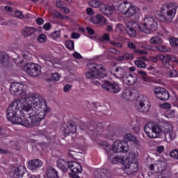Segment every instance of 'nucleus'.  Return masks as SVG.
Wrapping results in <instances>:
<instances>
[{
	"label": "nucleus",
	"instance_id": "nucleus-5",
	"mask_svg": "<svg viewBox=\"0 0 178 178\" xmlns=\"http://www.w3.org/2000/svg\"><path fill=\"white\" fill-rule=\"evenodd\" d=\"M163 8H167L166 12H165V10L162 9V11L156 15V17L159 22L170 23L176 15L177 6L175 5L173 3H165L163 4Z\"/></svg>",
	"mask_w": 178,
	"mask_h": 178
},
{
	"label": "nucleus",
	"instance_id": "nucleus-21",
	"mask_svg": "<svg viewBox=\"0 0 178 178\" xmlns=\"http://www.w3.org/2000/svg\"><path fill=\"white\" fill-rule=\"evenodd\" d=\"M68 169H70L72 173H76V172H83V167L76 161H69Z\"/></svg>",
	"mask_w": 178,
	"mask_h": 178
},
{
	"label": "nucleus",
	"instance_id": "nucleus-43",
	"mask_svg": "<svg viewBox=\"0 0 178 178\" xmlns=\"http://www.w3.org/2000/svg\"><path fill=\"white\" fill-rule=\"evenodd\" d=\"M166 60L170 62V60H171V62H174L175 63H178V60L177 58H176V57L171 56V55H167L166 56Z\"/></svg>",
	"mask_w": 178,
	"mask_h": 178
},
{
	"label": "nucleus",
	"instance_id": "nucleus-48",
	"mask_svg": "<svg viewBox=\"0 0 178 178\" xmlns=\"http://www.w3.org/2000/svg\"><path fill=\"white\" fill-rule=\"evenodd\" d=\"M15 15L18 19H24V15L19 10H15Z\"/></svg>",
	"mask_w": 178,
	"mask_h": 178
},
{
	"label": "nucleus",
	"instance_id": "nucleus-29",
	"mask_svg": "<svg viewBox=\"0 0 178 178\" xmlns=\"http://www.w3.org/2000/svg\"><path fill=\"white\" fill-rule=\"evenodd\" d=\"M122 141H124L127 144L129 141H131L134 144H138V140H137V138L131 134H127L124 137V140Z\"/></svg>",
	"mask_w": 178,
	"mask_h": 178
},
{
	"label": "nucleus",
	"instance_id": "nucleus-40",
	"mask_svg": "<svg viewBox=\"0 0 178 178\" xmlns=\"http://www.w3.org/2000/svg\"><path fill=\"white\" fill-rule=\"evenodd\" d=\"M155 48L157 51H160L161 52H169V51H170V49L166 48V47L163 45H158Z\"/></svg>",
	"mask_w": 178,
	"mask_h": 178
},
{
	"label": "nucleus",
	"instance_id": "nucleus-54",
	"mask_svg": "<svg viewBox=\"0 0 178 178\" xmlns=\"http://www.w3.org/2000/svg\"><path fill=\"white\" fill-rule=\"evenodd\" d=\"M110 44H111V45H113V47H115L117 48H122V47H123V45H122V43L116 42L115 41H111Z\"/></svg>",
	"mask_w": 178,
	"mask_h": 178
},
{
	"label": "nucleus",
	"instance_id": "nucleus-12",
	"mask_svg": "<svg viewBox=\"0 0 178 178\" xmlns=\"http://www.w3.org/2000/svg\"><path fill=\"white\" fill-rule=\"evenodd\" d=\"M154 94L161 101H168L170 98V94L163 88H154Z\"/></svg>",
	"mask_w": 178,
	"mask_h": 178
},
{
	"label": "nucleus",
	"instance_id": "nucleus-57",
	"mask_svg": "<svg viewBox=\"0 0 178 178\" xmlns=\"http://www.w3.org/2000/svg\"><path fill=\"white\" fill-rule=\"evenodd\" d=\"M79 173H81V172H70L69 175L72 178H80Z\"/></svg>",
	"mask_w": 178,
	"mask_h": 178
},
{
	"label": "nucleus",
	"instance_id": "nucleus-38",
	"mask_svg": "<svg viewBox=\"0 0 178 178\" xmlns=\"http://www.w3.org/2000/svg\"><path fill=\"white\" fill-rule=\"evenodd\" d=\"M108 162H111V163H113V165L122 163V158H119V157L108 158Z\"/></svg>",
	"mask_w": 178,
	"mask_h": 178
},
{
	"label": "nucleus",
	"instance_id": "nucleus-24",
	"mask_svg": "<svg viewBox=\"0 0 178 178\" xmlns=\"http://www.w3.org/2000/svg\"><path fill=\"white\" fill-rule=\"evenodd\" d=\"M138 159L136 157V160L131 163L130 165L127 168L128 169V175H134L136 172H138V162H137Z\"/></svg>",
	"mask_w": 178,
	"mask_h": 178
},
{
	"label": "nucleus",
	"instance_id": "nucleus-10",
	"mask_svg": "<svg viewBox=\"0 0 178 178\" xmlns=\"http://www.w3.org/2000/svg\"><path fill=\"white\" fill-rule=\"evenodd\" d=\"M24 70L31 76V77H37L39 74H41V70H40V66L35 63H27L24 67Z\"/></svg>",
	"mask_w": 178,
	"mask_h": 178
},
{
	"label": "nucleus",
	"instance_id": "nucleus-56",
	"mask_svg": "<svg viewBox=\"0 0 178 178\" xmlns=\"http://www.w3.org/2000/svg\"><path fill=\"white\" fill-rule=\"evenodd\" d=\"M134 52H137V54H140V55H147L148 52L145 50H141L140 49L134 50Z\"/></svg>",
	"mask_w": 178,
	"mask_h": 178
},
{
	"label": "nucleus",
	"instance_id": "nucleus-28",
	"mask_svg": "<svg viewBox=\"0 0 178 178\" xmlns=\"http://www.w3.org/2000/svg\"><path fill=\"white\" fill-rule=\"evenodd\" d=\"M133 95V92H131V89L125 88L122 92V97L126 101H131V96Z\"/></svg>",
	"mask_w": 178,
	"mask_h": 178
},
{
	"label": "nucleus",
	"instance_id": "nucleus-9",
	"mask_svg": "<svg viewBox=\"0 0 178 178\" xmlns=\"http://www.w3.org/2000/svg\"><path fill=\"white\" fill-rule=\"evenodd\" d=\"M88 129L90 131H92V134L95 137H98V136H101L102 134V131H104L105 127L102 122L90 121L88 124Z\"/></svg>",
	"mask_w": 178,
	"mask_h": 178
},
{
	"label": "nucleus",
	"instance_id": "nucleus-1",
	"mask_svg": "<svg viewBox=\"0 0 178 178\" xmlns=\"http://www.w3.org/2000/svg\"><path fill=\"white\" fill-rule=\"evenodd\" d=\"M20 106L22 102L14 100L6 110V118L13 124H21L25 127H35L40 126V122L44 120L45 113H39L38 111H33L30 114V119L26 120L25 115L19 117L20 113Z\"/></svg>",
	"mask_w": 178,
	"mask_h": 178
},
{
	"label": "nucleus",
	"instance_id": "nucleus-20",
	"mask_svg": "<svg viewBox=\"0 0 178 178\" xmlns=\"http://www.w3.org/2000/svg\"><path fill=\"white\" fill-rule=\"evenodd\" d=\"M27 174V170L26 169V167L23 165H20L18 168H15L13 172V177L14 178H19V177H23L24 175Z\"/></svg>",
	"mask_w": 178,
	"mask_h": 178
},
{
	"label": "nucleus",
	"instance_id": "nucleus-18",
	"mask_svg": "<svg viewBox=\"0 0 178 178\" xmlns=\"http://www.w3.org/2000/svg\"><path fill=\"white\" fill-rule=\"evenodd\" d=\"M124 82L125 84H127L128 86H134V84H136L137 83L138 79L137 78L136 74H130L129 75L126 74L123 78Z\"/></svg>",
	"mask_w": 178,
	"mask_h": 178
},
{
	"label": "nucleus",
	"instance_id": "nucleus-25",
	"mask_svg": "<svg viewBox=\"0 0 178 178\" xmlns=\"http://www.w3.org/2000/svg\"><path fill=\"white\" fill-rule=\"evenodd\" d=\"M46 175L47 178H59L58 171L52 167H47L46 169Z\"/></svg>",
	"mask_w": 178,
	"mask_h": 178
},
{
	"label": "nucleus",
	"instance_id": "nucleus-30",
	"mask_svg": "<svg viewBox=\"0 0 178 178\" xmlns=\"http://www.w3.org/2000/svg\"><path fill=\"white\" fill-rule=\"evenodd\" d=\"M129 6H130L129 3H127V2L121 3L118 6V10L122 15H125L126 13L127 12V9H129Z\"/></svg>",
	"mask_w": 178,
	"mask_h": 178
},
{
	"label": "nucleus",
	"instance_id": "nucleus-52",
	"mask_svg": "<svg viewBox=\"0 0 178 178\" xmlns=\"http://www.w3.org/2000/svg\"><path fill=\"white\" fill-rule=\"evenodd\" d=\"M40 134L44 136L47 138H49V134H48V131L47 129L40 130Z\"/></svg>",
	"mask_w": 178,
	"mask_h": 178
},
{
	"label": "nucleus",
	"instance_id": "nucleus-14",
	"mask_svg": "<svg viewBox=\"0 0 178 178\" xmlns=\"http://www.w3.org/2000/svg\"><path fill=\"white\" fill-rule=\"evenodd\" d=\"M136 161H137V156H136V154L131 152L129 153L125 157L122 159L121 163L126 169H127V168L131 165V163L136 162Z\"/></svg>",
	"mask_w": 178,
	"mask_h": 178
},
{
	"label": "nucleus",
	"instance_id": "nucleus-2",
	"mask_svg": "<svg viewBox=\"0 0 178 178\" xmlns=\"http://www.w3.org/2000/svg\"><path fill=\"white\" fill-rule=\"evenodd\" d=\"M27 86L19 83L17 82L13 83L10 87V92L13 95H16V97H20L22 99L25 101H29V99H32L31 102L35 106V109H38L40 106H42L44 102L40 101L37 98V95L35 93H27Z\"/></svg>",
	"mask_w": 178,
	"mask_h": 178
},
{
	"label": "nucleus",
	"instance_id": "nucleus-7",
	"mask_svg": "<svg viewBox=\"0 0 178 178\" xmlns=\"http://www.w3.org/2000/svg\"><path fill=\"white\" fill-rule=\"evenodd\" d=\"M142 33H145V34H149L151 31H155L156 30V22L154 21V18L150 16H146L144 18V22L143 24L138 26Z\"/></svg>",
	"mask_w": 178,
	"mask_h": 178
},
{
	"label": "nucleus",
	"instance_id": "nucleus-55",
	"mask_svg": "<svg viewBox=\"0 0 178 178\" xmlns=\"http://www.w3.org/2000/svg\"><path fill=\"white\" fill-rule=\"evenodd\" d=\"M163 66L165 69H170V63L165 59V61H163Z\"/></svg>",
	"mask_w": 178,
	"mask_h": 178
},
{
	"label": "nucleus",
	"instance_id": "nucleus-4",
	"mask_svg": "<svg viewBox=\"0 0 178 178\" xmlns=\"http://www.w3.org/2000/svg\"><path fill=\"white\" fill-rule=\"evenodd\" d=\"M37 99H39L40 102H44L42 104V106H40L39 108H35L32 102L33 99L25 100L26 101V102H30L31 101V103L27 104V105L23 104L22 103L21 106H19V113H23V115H26V113L29 115V119H30V115L32 112H38L39 113H44V119H45V116H47V114L49 113V112H51V108L47 107V102H45V100H44L42 97H40V98L37 97Z\"/></svg>",
	"mask_w": 178,
	"mask_h": 178
},
{
	"label": "nucleus",
	"instance_id": "nucleus-41",
	"mask_svg": "<svg viewBox=\"0 0 178 178\" xmlns=\"http://www.w3.org/2000/svg\"><path fill=\"white\" fill-rule=\"evenodd\" d=\"M135 65H136V66H138V67H140L141 69H145V67H147V64L140 60H136Z\"/></svg>",
	"mask_w": 178,
	"mask_h": 178
},
{
	"label": "nucleus",
	"instance_id": "nucleus-13",
	"mask_svg": "<svg viewBox=\"0 0 178 178\" xmlns=\"http://www.w3.org/2000/svg\"><path fill=\"white\" fill-rule=\"evenodd\" d=\"M61 130L63 131L64 136L67 137L70 134H74L77 130V127H76L74 121H70L68 125L63 124L61 127Z\"/></svg>",
	"mask_w": 178,
	"mask_h": 178
},
{
	"label": "nucleus",
	"instance_id": "nucleus-19",
	"mask_svg": "<svg viewBox=\"0 0 178 178\" xmlns=\"http://www.w3.org/2000/svg\"><path fill=\"white\" fill-rule=\"evenodd\" d=\"M113 9H115V6H109L108 5L103 4L99 8V10L103 15L109 17L113 13Z\"/></svg>",
	"mask_w": 178,
	"mask_h": 178
},
{
	"label": "nucleus",
	"instance_id": "nucleus-35",
	"mask_svg": "<svg viewBox=\"0 0 178 178\" xmlns=\"http://www.w3.org/2000/svg\"><path fill=\"white\" fill-rule=\"evenodd\" d=\"M65 45L69 51H73L74 49V42L73 40H68L65 41Z\"/></svg>",
	"mask_w": 178,
	"mask_h": 178
},
{
	"label": "nucleus",
	"instance_id": "nucleus-42",
	"mask_svg": "<svg viewBox=\"0 0 178 178\" xmlns=\"http://www.w3.org/2000/svg\"><path fill=\"white\" fill-rule=\"evenodd\" d=\"M38 41L39 42H47V35L44 33L40 34L38 37Z\"/></svg>",
	"mask_w": 178,
	"mask_h": 178
},
{
	"label": "nucleus",
	"instance_id": "nucleus-36",
	"mask_svg": "<svg viewBox=\"0 0 178 178\" xmlns=\"http://www.w3.org/2000/svg\"><path fill=\"white\" fill-rule=\"evenodd\" d=\"M68 151H69L67 154L68 158H73V159H77V158H79V155H80V153L74 150L69 149Z\"/></svg>",
	"mask_w": 178,
	"mask_h": 178
},
{
	"label": "nucleus",
	"instance_id": "nucleus-49",
	"mask_svg": "<svg viewBox=\"0 0 178 178\" xmlns=\"http://www.w3.org/2000/svg\"><path fill=\"white\" fill-rule=\"evenodd\" d=\"M109 39H110L109 34H108V33H104V34L103 35V37H102V38H100V41H101L102 42H104V41H109Z\"/></svg>",
	"mask_w": 178,
	"mask_h": 178
},
{
	"label": "nucleus",
	"instance_id": "nucleus-34",
	"mask_svg": "<svg viewBox=\"0 0 178 178\" xmlns=\"http://www.w3.org/2000/svg\"><path fill=\"white\" fill-rule=\"evenodd\" d=\"M150 44L153 45H158L159 44H162V38L155 36L150 39Z\"/></svg>",
	"mask_w": 178,
	"mask_h": 178
},
{
	"label": "nucleus",
	"instance_id": "nucleus-60",
	"mask_svg": "<svg viewBox=\"0 0 178 178\" xmlns=\"http://www.w3.org/2000/svg\"><path fill=\"white\" fill-rule=\"evenodd\" d=\"M72 55L75 59H83V56H81L80 54L77 51L74 52Z\"/></svg>",
	"mask_w": 178,
	"mask_h": 178
},
{
	"label": "nucleus",
	"instance_id": "nucleus-15",
	"mask_svg": "<svg viewBox=\"0 0 178 178\" xmlns=\"http://www.w3.org/2000/svg\"><path fill=\"white\" fill-rule=\"evenodd\" d=\"M94 177L95 178H112L113 175L106 169H97L94 172Z\"/></svg>",
	"mask_w": 178,
	"mask_h": 178
},
{
	"label": "nucleus",
	"instance_id": "nucleus-39",
	"mask_svg": "<svg viewBox=\"0 0 178 178\" xmlns=\"http://www.w3.org/2000/svg\"><path fill=\"white\" fill-rule=\"evenodd\" d=\"M126 30L129 35L131 37H136V30L133 29V27L127 26Z\"/></svg>",
	"mask_w": 178,
	"mask_h": 178
},
{
	"label": "nucleus",
	"instance_id": "nucleus-17",
	"mask_svg": "<svg viewBox=\"0 0 178 178\" xmlns=\"http://www.w3.org/2000/svg\"><path fill=\"white\" fill-rule=\"evenodd\" d=\"M124 15L127 17H131L133 16H135L136 19H138L140 17V11H138V10H137L135 6L129 4V7H128L127 13H125Z\"/></svg>",
	"mask_w": 178,
	"mask_h": 178
},
{
	"label": "nucleus",
	"instance_id": "nucleus-26",
	"mask_svg": "<svg viewBox=\"0 0 178 178\" xmlns=\"http://www.w3.org/2000/svg\"><path fill=\"white\" fill-rule=\"evenodd\" d=\"M113 76L117 79H124L126 70L123 67H118L114 71Z\"/></svg>",
	"mask_w": 178,
	"mask_h": 178
},
{
	"label": "nucleus",
	"instance_id": "nucleus-44",
	"mask_svg": "<svg viewBox=\"0 0 178 178\" xmlns=\"http://www.w3.org/2000/svg\"><path fill=\"white\" fill-rule=\"evenodd\" d=\"M170 43L172 47H178V38H172L170 40Z\"/></svg>",
	"mask_w": 178,
	"mask_h": 178
},
{
	"label": "nucleus",
	"instance_id": "nucleus-16",
	"mask_svg": "<svg viewBox=\"0 0 178 178\" xmlns=\"http://www.w3.org/2000/svg\"><path fill=\"white\" fill-rule=\"evenodd\" d=\"M144 102H145V100H142L138 97L136 101V108L139 112H141L142 113H147V112L149 111L150 107L149 106L144 104Z\"/></svg>",
	"mask_w": 178,
	"mask_h": 178
},
{
	"label": "nucleus",
	"instance_id": "nucleus-32",
	"mask_svg": "<svg viewBox=\"0 0 178 178\" xmlns=\"http://www.w3.org/2000/svg\"><path fill=\"white\" fill-rule=\"evenodd\" d=\"M102 20H104V16L101 15H97L90 18V22L95 24H98V23L102 22Z\"/></svg>",
	"mask_w": 178,
	"mask_h": 178
},
{
	"label": "nucleus",
	"instance_id": "nucleus-62",
	"mask_svg": "<svg viewBox=\"0 0 178 178\" xmlns=\"http://www.w3.org/2000/svg\"><path fill=\"white\" fill-rule=\"evenodd\" d=\"M157 58H158V59H159V60L162 61V63H163V62H165L164 60H166L167 56H164V55L159 54V55H157Z\"/></svg>",
	"mask_w": 178,
	"mask_h": 178
},
{
	"label": "nucleus",
	"instance_id": "nucleus-23",
	"mask_svg": "<svg viewBox=\"0 0 178 178\" xmlns=\"http://www.w3.org/2000/svg\"><path fill=\"white\" fill-rule=\"evenodd\" d=\"M57 166L63 172V173H67L69 170V161H65L63 159H60L57 161Z\"/></svg>",
	"mask_w": 178,
	"mask_h": 178
},
{
	"label": "nucleus",
	"instance_id": "nucleus-8",
	"mask_svg": "<svg viewBox=\"0 0 178 178\" xmlns=\"http://www.w3.org/2000/svg\"><path fill=\"white\" fill-rule=\"evenodd\" d=\"M102 88L104 91L112 92V94H118V92H120L122 90L119 83L116 82L112 83L109 81H104V83L102 85Z\"/></svg>",
	"mask_w": 178,
	"mask_h": 178
},
{
	"label": "nucleus",
	"instance_id": "nucleus-45",
	"mask_svg": "<svg viewBox=\"0 0 178 178\" xmlns=\"http://www.w3.org/2000/svg\"><path fill=\"white\" fill-rule=\"evenodd\" d=\"M159 106L163 109H170L172 108V105L168 102L161 104Z\"/></svg>",
	"mask_w": 178,
	"mask_h": 178
},
{
	"label": "nucleus",
	"instance_id": "nucleus-47",
	"mask_svg": "<svg viewBox=\"0 0 178 178\" xmlns=\"http://www.w3.org/2000/svg\"><path fill=\"white\" fill-rule=\"evenodd\" d=\"M170 156L175 158V159H178V149L172 150L170 153Z\"/></svg>",
	"mask_w": 178,
	"mask_h": 178
},
{
	"label": "nucleus",
	"instance_id": "nucleus-3",
	"mask_svg": "<svg viewBox=\"0 0 178 178\" xmlns=\"http://www.w3.org/2000/svg\"><path fill=\"white\" fill-rule=\"evenodd\" d=\"M144 130L149 138H156L161 136V133H170L173 130V128H172V124L169 123L162 122L160 125L150 123L145 127Z\"/></svg>",
	"mask_w": 178,
	"mask_h": 178
},
{
	"label": "nucleus",
	"instance_id": "nucleus-27",
	"mask_svg": "<svg viewBox=\"0 0 178 178\" xmlns=\"http://www.w3.org/2000/svg\"><path fill=\"white\" fill-rule=\"evenodd\" d=\"M37 31V29L34 27H29L26 26L23 30H22V35L24 37H30L34 34Z\"/></svg>",
	"mask_w": 178,
	"mask_h": 178
},
{
	"label": "nucleus",
	"instance_id": "nucleus-59",
	"mask_svg": "<svg viewBox=\"0 0 178 178\" xmlns=\"http://www.w3.org/2000/svg\"><path fill=\"white\" fill-rule=\"evenodd\" d=\"M51 79H53V80H55V81H58V80H59L60 77L59 76V74L56 72L52 74Z\"/></svg>",
	"mask_w": 178,
	"mask_h": 178
},
{
	"label": "nucleus",
	"instance_id": "nucleus-46",
	"mask_svg": "<svg viewBox=\"0 0 178 178\" xmlns=\"http://www.w3.org/2000/svg\"><path fill=\"white\" fill-rule=\"evenodd\" d=\"M51 37L54 40H58L59 37H60V31H55L52 33Z\"/></svg>",
	"mask_w": 178,
	"mask_h": 178
},
{
	"label": "nucleus",
	"instance_id": "nucleus-58",
	"mask_svg": "<svg viewBox=\"0 0 178 178\" xmlns=\"http://www.w3.org/2000/svg\"><path fill=\"white\" fill-rule=\"evenodd\" d=\"M86 31L90 35H94L95 33V31H94V29L88 26L86 27Z\"/></svg>",
	"mask_w": 178,
	"mask_h": 178
},
{
	"label": "nucleus",
	"instance_id": "nucleus-53",
	"mask_svg": "<svg viewBox=\"0 0 178 178\" xmlns=\"http://www.w3.org/2000/svg\"><path fill=\"white\" fill-rule=\"evenodd\" d=\"M51 27H52V25L51 24L50 22H47V23H46L43 25V29L46 31H48L49 30H51Z\"/></svg>",
	"mask_w": 178,
	"mask_h": 178
},
{
	"label": "nucleus",
	"instance_id": "nucleus-11",
	"mask_svg": "<svg viewBox=\"0 0 178 178\" xmlns=\"http://www.w3.org/2000/svg\"><path fill=\"white\" fill-rule=\"evenodd\" d=\"M111 151L113 152H127L129 151V143L123 140H116L113 144Z\"/></svg>",
	"mask_w": 178,
	"mask_h": 178
},
{
	"label": "nucleus",
	"instance_id": "nucleus-6",
	"mask_svg": "<svg viewBox=\"0 0 178 178\" xmlns=\"http://www.w3.org/2000/svg\"><path fill=\"white\" fill-rule=\"evenodd\" d=\"M89 70L86 72V77L87 79L95 80V79H103V77H106L108 76L105 72L106 68L102 65H98L95 63H90L88 65Z\"/></svg>",
	"mask_w": 178,
	"mask_h": 178
},
{
	"label": "nucleus",
	"instance_id": "nucleus-61",
	"mask_svg": "<svg viewBox=\"0 0 178 178\" xmlns=\"http://www.w3.org/2000/svg\"><path fill=\"white\" fill-rule=\"evenodd\" d=\"M70 90H72V85L67 84L64 86V88H63L64 92H69Z\"/></svg>",
	"mask_w": 178,
	"mask_h": 178
},
{
	"label": "nucleus",
	"instance_id": "nucleus-51",
	"mask_svg": "<svg viewBox=\"0 0 178 178\" xmlns=\"http://www.w3.org/2000/svg\"><path fill=\"white\" fill-rule=\"evenodd\" d=\"M108 52H110V54H115V55H120V51L113 47L109 48Z\"/></svg>",
	"mask_w": 178,
	"mask_h": 178
},
{
	"label": "nucleus",
	"instance_id": "nucleus-63",
	"mask_svg": "<svg viewBox=\"0 0 178 178\" xmlns=\"http://www.w3.org/2000/svg\"><path fill=\"white\" fill-rule=\"evenodd\" d=\"M128 47L131 49H136L137 46H136V44L131 42H128Z\"/></svg>",
	"mask_w": 178,
	"mask_h": 178
},
{
	"label": "nucleus",
	"instance_id": "nucleus-33",
	"mask_svg": "<svg viewBox=\"0 0 178 178\" xmlns=\"http://www.w3.org/2000/svg\"><path fill=\"white\" fill-rule=\"evenodd\" d=\"M102 2L98 1V0H92L89 2V6L91 8H100L102 6Z\"/></svg>",
	"mask_w": 178,
	"mask_h": 178
},
{
	"label": "nucleus",
	"instance_id": "nucleus-22",
	"mask_svg": "<svg viewBox=\"0 0 178 178\" xmlns=\"http://www.w3.org/2000/svg\"><path fill=\"white\" fill-rule=\"evenodd\" d=\"M42 166V161L40 159H33L32 161H29L28 168L31 170H35V169H38V168H41Z\"/></svg>",
	"mask_w": 178,
	"mask_h": 178
},
{
	"label": "nucleus",
	"instance_id": "nucleus-31",
	"mask_svg": "<svg viewBox=\"0 0 178 178\" xmlns=\"http://www.w3.org/2000/svg\"><path fill=\"white\" fill-rule=\"evenodd\" d=\"M0 62L3 66L9 65V56L5 53H0Z\"/></svg>",
	"mask_w": 178,
	"mask_h": 178
},
{
	"label": "nucleus",
	"instance_id": "nucleus-37",
	"mask_svg": "<svg viewBox=\"0 0 178 178\" xmlns=\"http://www.w3.org/2000/svg\"><path fill=\"white\" fill-rule=\"evenodd\" d=\"M171 68L170 71L168 72V76L170 77H177V70H175V66L173 65H171Z\"/></svg>",
	"mask_w": 178,
	"mask_h": 178
},
{
	"label": "nucleus",
	"instance_id": "nucleus-50",
	"mask_svg": "<svg viewBox=\"0 0 178 178\" xmlns=\"http://www.w3.org/2000/svg\"><path fill=\"white\" fill-rule=\"evenodd\" d=\"M124 56L125 59H127V60H133V58H134L133 54L125 53L124 54Z\"/></svg>",
	"mask_w": 178,
	"mask_h": 178
},
{
	"label": "nucleus",
	"instance_id": "nucleus-64",
	"mask_svg": "<svg viewBox=\"0 0 178 178\" xmlns=\"http://www.w3.org/2000/svg\"><path fill=\"white\" fill-rule=\"evenodd\" d=\"M165 147L163 146H157L156 147V151L159 152V154H162L163 151H164Z\"/></svg>",
	"mask_w": 178,
	"mask_h": 178
}]
</instances>
